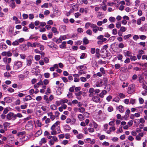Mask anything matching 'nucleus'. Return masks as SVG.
<instances>
[{
    "instance_id": "7ed1b4c3",
    "label": "nucleus",
    "mask_w": 147,
    "mask_h": 147,
    "mask_svg": "<svg viewBox=\"0 0 147 147\" xmlns=\"http://www.w3.org/2000/svg\"><path fill=\"white\" fill-rule=\"evenodd\" d=\"M14 113L10 112L7 115V118L9 120L12 119L13 120H15V119H14Z\"/></svg>"
},
{
    "instance_id": "423d86ee",
    "label": "nucleus",
    "mask_w": 147,
    "mask_h": 147,
    "mask_svg": "<svg viewBox=\"0 0 147 147\" xmlns=\"http://www.w3.org/2000/svg\"><path fill=\"white\" fill-rule=\"evenodd\" d=\"M1 55L3 56H7L8 57H10L12 55V54L9 51H4L2 53Z\"/></svg>"
},
{
    "instance_id": "6e6552de",
    "label": "nucleus",
    "mask_w": 147,
    "mask_h": 147,
    "mask_svg": "<svg viewBox=\"0 0 147 147\" xmlns=\"http://www.w3.org/2000/svg\"><path fill=\"white\" fill-rule=\"evenodd\" d=\"M91 28H92V31L94 33H96L97 32L96 28H97V26L96 24H91Z\"/></svg>"
},
{
    "instance_id": "e2e57ef3",
    "label": "nucleus",
    "mask_w": 147,
    "mask_h": 147,
    "mask_svg": "<svg viewBox=\"0 0 147 147\" xmlns=\"http://www.w3.org/2000/svg\"><path fill=\"white\" fill-rule=\"evenodd\" d=\"M81 90V88L80 87H77L75 88V90L76 92H77L80 91Z\"/></svg>"
},
{
    "instance_id": "2f4dec72",
    "label": "nucleus",
    "mask_w": 147,
    "mask_h": 147,
    "mask_svg": "<svg viewBox=\"0 0 147 147\" xmlns=\"http://www.w3.org/2000/svg\"><path fill=\"white\" fill-rule=\"evenodd\" d=\"M32 45L33 47H39V46L40 45V43L36 42H34L32 44Z\"/></svg>"
},
{
    "instance_id": "72a5a7b5",
    "label": "nucleus",
    "mask_w": 147,
    "mask_h": 147,
    "mask_svg": "<svg viewBox=\"0 0 147 147\" xmlns=\"http://www.w3.org/2000/svg\"><path fill=\"white\" fill-rule=\"evenodd\" d=\"M82 94V92L81 91H80L79 92L76 93L75 95L77 97H78L81 96Z\"/></svg>"
},
{
    "instance_id": "dca6fc26",
    "label": "nucleus",
    "mask_w": 147,
    "mask_h": 147,
    "mask_svg": "<svg viewBox=\"0 0 147 147\" xmlns=\"http://www.w3.org/2000/svg\"><path fill=\"white\" fill-rule=\"evenodd\" d=\"M42 132V131L41 130H39L35 134L36 137H37L41 135Z\"/></svg>"
},
{
    "instance_id": "bf43d9fd",
    "label": "nucleus",
    "mask_w": 147,
    "mask_h": 147,
    "mask_svg": "<svg viewBox=\"0 0 147 147\" xmlns=\"http://www.w3.org/2000/svg\"><path fill=\"white\" fill-rule=\"evenodd\" d=\"M48 7V3H46L44 4L43 5L41 6V7Z\"/></svg>"
},
{
    "instance_id": "f03ea898",
    "label": "nucleus",
    "mask_w": 147,
    "mask_h": 147,
    "mask_svg": "<svg viewBox=\"0 0 147 147\" xmlns=\"http://www.w3.org/2000/svg\"><path fill=\"white\" fill-rule=\"evenodd\" d=\"M135 87V85L134 84H131L129 86L127 92L129 94H131L134 92Z\"/></svg>"
},
{
    "instance_id": "c9c22d12",
    "label": "nucleus",
    "mask_w": 147,
    "mask_h": 147,
    "mask_svg": "<svg viewBox=\"0 0 147 147\" xmlns=\"http://www.w3.org/2000/svg\"><path fill=\"white\" fill-rule=\"evenodd\" d=\"M4 76L5 77L8 78L11 76L9 73L8 72H6L4 74Z\"/></svg>"
},
{
    "instance_id": "4be33fe9",
    "label": "nucleus",
    "mask_w": 147,
    "mask_h": 147,
    "mask_svg": "<svg viewBox=\"0 0 147 147\" xmlns=\"http://www.w3.org/2000/svg\"><path fill=\"white\" fill-rule=\"evenodd\" d=\"M10 124V123H8L7 122H5L3 124V125L4 127L5 128H6L7 127L9 126ZM5 130H7L6 128H5Z\"/></svg>"
},
{
    "instance_id": "6e6d98bb",
    "label": "nucleus",
    "mask_w": 147,
    "mask_h": 147,
    "mask_svg": "<svg viewBox=\"0 0 147 147\" xmlns=\"http://www.w3.org/2000/svg\"><path fill=\"white\" fill-rule=\"evenodd\" d=\"M121 26V23L120 22H118L116 24V27L118 28H119Z\"/></svg>"
},
{
    "instance_id": "8fccbe9b",
    "label": "nucleus",
    "mask_w": 147,
    "mask_h": 147,
    "mask_svg": "<svg viewBox=\"0 0 147 147\" xmlns=\"http://www.w3.org/2000/svg\"><path fill=\"white\" fill-rule=\"evenodd\" d=\"M120 30L122 32H124L126 31V28L125 27L122 26L121 27Z\"/></svg>"
},
{
    "instance_id": "1a4fd4ad",
    "label": "nucleus",
    "mask_w": 147,
    "mask_h": 147,
    "mask_svg": "<svg viewBox=\"0 0 147 147\" xmlns=\"http://www.w3.org/2000/svg\"><path fill=\"white\" fill-rule=\"evenodd\" d=\"M92 100L96 102H100V98L99 97L95 96L92 97Z\"/></svg>"
},
{
    "instance_id": "f257e3e1",
    "label": "nucleus",
    "mask_w": 147,
    "mask_h": 147,
    "mask_svg": "<svg viewBox=\"0 0 147 147\" xmlns=\"http://www.w3.org/2000/svg\"><path fill=\"white\" fill-rule=\"evenodd\" d=\"M22 65V63L20 61L16 62L13 66V68L15 70H17L21 67Z\"/></svg>"
},
{
    "instance_id": "0e129e2a",
    "label": "nucleus",
    "mask_w": 147,
    "mask_h": 147,
    "mask_svg": "<svg viewBox=\"0 0 147 147\" xmlns=\"http://www.w3.org/2000/svg\"><path fill=\"white\" fill-rule=\"evenodd\" d=\"M117 58L118 60H121L123 58V56L119 54L117 56Z\"/></svg>"
},
{
    "instance_id": "4468645a",
    "label": "nucleus",
    "mask_w": 147,
    "mask_h": 147,
    "mask_svg": "<svg viewBox=\"0 0 147 147\" xmlns=\"http://www.w3.org/2000/svg\"><path fill=\"white\" fill-rule=\"evenodd\" d=\"M107 93L106 90H103L99 94V96L101 98H103L105 95Z\"/></svg>"
},
{
    "instance_id": "cd10ccee",
    "label": "nucleus",
    "mask_w": 147,
    "mask_h": 147,
    "mask_svg": "<svg viewBox=\"0 0 147 147\" xmlns=\"http://www.w3.org/2000/svg\"><path fill=\"white\" fill-rule=\"evenodd\" d=\"M50 108L51 109L53 110H56L57 109V107L55 105H51Z\"/></svg>"
},
{
    "instance_id": "a878e982",
    "label": "nucleus",
    "mask_w": 147,
    "mask_h": 147,
    "mask_svg": "<svg viewBox=\"0 0 147 147\" xmlns=\"http://www.w3.org/2000/svg\"><path fill=\"white\" fill-rule=\"evenodd\" d=\"M46 142L45 138H43L41 139L40 141V142L39 143L40 144H42V143L45 144L46 143Z\"/></svg>"
},
{
    "instance_id": "6ab92c4d",
    "label": "nucleus",
    "mask_w": 147,
    "mask_h": 147,
    "mask_svg": "<svg viewBox=\"0 0 147 147\" xmlns=\"http://www.w3.org/2000/svg\"><path fill=\"white\" fill-rule=\"evenodd\" d=\"M117 108L119 110V111L121 113H123L124 111L123 107L122 106L120 105L117 107Z\"/></svg>"
},
{
    "instance_id": "4d7b16f0",
    "label": "nucleus",
    "mask_w": 147,
    "mask_h": 147,
    "mask_svg": "<svg viewBox=\"0 0 147 147\" xmlns=\"http://www.w3.org/2000/svg\"><path fill=\"white\" fill-rule=\"evenodd\" d=\"M123 84L122 85V87L123 88L127 87L128 85V83H125L124 82L123 83Z\"/></svg>"
},
{
    "instance_id": "473e14b6",
    "label": "nucleus",
    "mask_w": 147,
    "mask_h": 147,
    "mask_svg": "<svg viewBox=\"0 0 147 147\" xmlns=\"http://www.w3.org/2000/svg\"><path fill=\"white\" fill-rule=\"evenodd\" d=\"M78 110L81 113H84L85 111V109L84 108L81 107L79 108Z\"/></svg>"
},
{
    "instance_id": "5701e85b",
    "label": "nucleus",
    "mask_w": 147,
    "mask_h": 147,
    "mask_svg": "<svg viewBox=\"0 0 147 147\" xmlns=\"http://www.w3.org/2000/svg\"><path fill=\"white\" fill-rule=\"evenodd\" d=\"M52 31L55 34H58L59 32L57 31V28L55 27H53L51 29Z\"/></svg>"
},
{
    "instance_id": "7c9ffc66",
    "label": "nucleus",
    "mask_w": 147,
    "mask_h": 147,
    "mask_svg": "<svg viewBox=\"0 0 147 147\" xmlns=\"http://www.w3.org/2000/svg\"><path fill=\"white\" fill-rule=\"evenodd\" d=\"M83 42L86 45L89 43V41L86 37H84L83 39Z\"/></svg>"
},
{
    "instance_id": "f8f14e48",
    "label": "nucleus",
    "mask_w": 147,
    "mask_h": 147,
    "mask_svg": "<svg viewBox=\"0 0 147 147\" xmlns=\"http://www.w3.org/2000/svg\"><path fill=\"white\" fill-rule=\"evenodd\" d=\"M139 53L137 55V57L138 59H140L142 54L144 53V51L142 50H141L139 52Z\"/></svg>"
},
{
    "instance_id": "0eeeda50",
    "label": "nucleus",
    "mask_w": 147,
    "mask_h": 147,
    "mask_svg": "<svg viewBox=\"0 0 147 147\" xmlns=\"http://www.w3.org/2000/svg\"><path fill=\"white\" fill-rule=\"evenodd\" d=\"M28 57L30 58V59H27V65L28 66L31 65L32 63V61L33 58V57L31 55H30Z\"/></svg>"
},
{
    "instance_id": "c85d7f7f",
    "label": "nucleus",
    "mask_w": 147,
    "mask_h": 147,
    "mask_svg": "<svg viewBox=\"0 0 147 147\" xmlns=\"http://www.w3.org/2000/svg\"><path fill=\"white\" fill-rule=\"evenodd\" d=\"M91 24L90 22H87L86 23L85 26V28L86 29L88 28L89 26H90V27H91Z\"/></svg>"
},
{
    "instance_id": "603ef678",
    "label": "nucleus",
    "mask_w": 147,
    "mask_h": 147,
    "mask_svg": "<svg viewBox=\"0 0 147 147\" xmlns=\"http://www.w3.org/2000/svg\"><path fill=\"white\" fill-rule=\"evenodd\" d=\"M94 89L93 88H91L89 89L88 92L89 93H94Z\"/></svg>"
},
{
    "instance_id": "f3484780",
    "label": "nucleus",
    "mask_w": 147,
    "mask_h": 147,
    "mask_svg": "<svg viewBox=\"0 0 147 147\" xmlns=\"http://www.w3.org/2000/svg\"><path fill=\"white\" fill-rule=\"evenodd\" d=\"M66 42L65 41L63 42L62 44L59 46L60 47L61 49H64L66 48Z\"/></svg>"
},
{
    "instance_id": "a19ab883",
    "label": "nucleus",
    "mask_w": 147,
    "mask_h": 147,
    "mask_svg": "<svg viewBox=\"0 0 147 147\" xmlns=\"http://www.w3.org/2000/svg\"><path fill=\"white\" fill-rule=\"evenodd\" d=\"M118 47L120 48L123 49L125 47V46L123 43H120L118 45Z\"/></svg>"
},
{
    "instance_id": "69168bd1",
    "label": "nucleus",
    "mask_w": 147,
    "mask_h": 147,
    "mask_svg": "<svg viewBox=\"0 0 147 147\" xmlns=\"http://www.w3.org/2000/svg\"><path fill=\"white\" fill-rule=\"evenodd\" d=\"M34 16L32 13L30 14L29 15V18L31 20L34 18Z\"/></svg>"
},
{
    "instance_id": "20e7f679",
    "label": "nucleus",
    "mask_w": 147,
    "mask_h": 147,
    "mask_svg": "<svg viewBox=\"0 0 147 147\" xmlns=\"http://www.w3.org/2000/svg\"><path fill=\"white\" fill-rule=\"evenodd\" d=\"M57 141V138L55 136H53L52 139H51L49 142V143L51 145H53L54 144L55 142Z\"/></svg>"
},
{
    "instance_id": "37998d69",
    "label": "nucleus",
    "mask_w": 147,
    "mask_h": 147,
    "mask_svg": "<svg viewBox=\"0 0 147 147\" xmlns=\"http://www.w3.org/2000/svg\"><path fill=\"white\" fill-rule=\"evenodd\" d=\"M68 101V100L67 99H62L60 100V102L61 103H67Z\"/></svg>"
},
{
    "instance_id": "ddd939ff",
    "label": "nucleus",
    "mask_w": 147,
    "mask_h": 147,
    "mask_svg": "<svg viewBox=\"0 0 147 147\" xmlns=\"http://www.w3.org/2000/svg\"><path fill=\"white\" fill-rule=\"evenodd\" d=\"M86 69V67L84 65L79 66L77 67V69H80V70H85Z\"/></svg>"
},
{
    "instance_id": "a18cd8bd",
    "label": "nucleus",
    "mask_w": 147,
    "mask_h": 147,
    "mask_svg": "<svg viewBox=\"0 0 147 147\" xmlns=\"http://www.w3.org/2000/svg\"><path fill=\"white\" fill-rule=\"evenodd\" d=\"M130 59L131 61H135L137 59L136 57L134 56H131Z\"/></svg>"
},
{
    "instance_id": "bb28decb",
    "label": "nucleus",
    "mask_w": 147,
    "mask_h": 147,
    "mask_svg": "<svg viewBox=\"0 0 147 147\" xmlns=\"http://www.w3.org/2000/svg\"><path fill=\"white\" fill-rule=\"evenodd\" d=\"M22 116V115L20 113H18L16 115L14 114V119L15 120L16 119V117H21Z\"/></svg>"
},
{
    "instance_id": "13d9d810",
    "label": "nucleus",
    "mask_w": 147,
    "mask_h": 147,
    "mask_svg": "<svg viewBox=\"0 0 147 147\" xmlns=\"http://www.w3.org/2000/svg\"><path fill=\"white\" fill-rule=\"evenodd\" d=\"M135 101L136 100L135 99L131 98L130 100V103L132 104H134L135 103Z\"/></svg>"
},
{
    "instance_id": "2eb2a0df",
    "label": "nucleus",
    "mask_w": 147,
    "mask_h": 147,
    "mask_svg": "<svg viewBox=\"0 0 147 147\" xmlns=\"http://www.w3.org/2000/svg\"><path fill=\"white\" fill-rule=\"evenodd\" d=\"M32 99L31 96L30 95H28L26 96L25 98L23 99L24 101H27L28 100H30Z\"/></svg>"
},
{
    "instance_id": "a211bd4d",
    "label": "nucleus",
    "mask_w": 147,
    "mask_h": 147,
    "mask_svg": "<svg viewBox=\"0 0 147 147\" xmlns=\"http://www.w3.org/2000/svg\"><path fill=\"white\" fill-rule=\"evenodd\" d=\"M78 118L80 121L83 120L84 119V117L83 115L80 114L78 115Z\"/></svg>"
},
{
    "instance_id": "412c9836",
    "label": "nucleus",
    "mask_w": 147,
    "mask_h": 147,
    "mask_svg": "<svg viewBox=\"0 0 147 147\" xmlns=\"http://www.w3.org/2000/svg\"><path fill=\"white\" fill-rule=\"evenodd\" d=\"M130 111L129 109H127L125 112V117L126 118L128 117L129 116Z\"/></svg>"
},
{
    "instance_id": "79ce46f5",
    "label": "nucleus",
    "mask_w": 147,
    "mask_h": 147,
    "mask_svg": "<svg viewBox=\"0 0 147 147\" xmlns=\"http://www.w3.org/2000/svg\"><path fill=\"white\" fill-rule=\"evenodd\" d=\"M112 34L113 35H116L117 34V30L116 29L114 28L112 30Z\"/></svg>"
},
{
    "instance_id": "de8ad7c7",
    "label": "nucleus",
    "mask_w": 147,
    "mask_h": 147,
    "mask_svg": "<svg viewBox=\"0 0 147 147\" xmlns=\"http://www.w3.org/2000/svg\"><path fill=\"white\" fill-rule=\"evenodd\" d=\"M49 59L47 57H45L44 59V61L45 63H47L49 62Z\"/></svg>"
},
{
    "instance_id": "39448f33",
    "label": "nucleus",
    "mask_w": 147,
    "mask_h": 147,
    "mask_svg": "<svg viewBox=\"0 0 147 147\" xmlns=\"http://www.w3.org/2000/svg\"><path fill=\"white\" fill-rule=\"evenodd\" d=\"M33 127V125L30 121H29L28 124L26 126V129L28 130L32 129Z\"/></svg>"
},
{
    "instance_id": "e433bc0d",
    "label": "nucleus",
    "mask_w": 147,
    "mask_h": 147,
    "mask_svg": "<svg viewBox=\"0 0 147 147\" xmlns=\"http://www.w3.org/2000/svg\"><path fill=\"white\" fill-rule=\"evenodd\" d=\"M12 8L13 9L16 7V5L15 2H12L10 5Z\"/></svg>"
},
{
    "instance_id": "9d476101",
    "label": "nucleus",
    "mask_w": 147,
    "mask_h": 147,
    "mask_svg": "<svg viewBox=\"0 0 147 147\" xmlns=\"http://www.w3.org/2000/svg\"><path fill=\"white\" fill-rule=\"evenodd\" d=\"M73 76L75 77L74 82H78L80 80V78H79V75L78 74H75L73 75Z\"/></svg>"
},
{
    "instance_id": "c03bdc74",
    "label": "nucleus",
    "mask_w": 147,
    "mask_h": 147,
    "mask_svg": "<svg viewBox=\"0 0 147 147\" xmlns=\"http://www.w3.org/2000/svg\"><path fill=\"white\" fill-rule=\"evenodd\" d=\"M29 27L30 28H31L32 29H33L34 27V26L33 24V23L31 22L30 24H29Z\"/></svg>"
},
{
    "instance_id": "4c0bfd02",
    "label": "nucleus",
    "mask_w": 147,
    "mask_h": 147,
    "mask_svg": "<svg viewBox=\"0 0 147 147\" xmlns=\"http://www.w3.org/2000/svg\"><path fill=\"white\" fill-rule=\"evenodd\" d=\"M83 136L82 134H80L76 136L77 138L78 139H81L83 137Z\"/></svg>"
},
{
    "instance_id": "49530a36",
    "label": "nucleus",
    "mask_w": 147,
    "mask_h": 147,
    "mask_svg": "<svg viewBox=\"0 0 147 147\" xmlns=\"http://www.w3.org/2000/svg\"><path fill=\"white\" fill-rule=\"evenodd\" d=\"M131 36V34H129L126 35L124 36L123 38L125 40H126L129 38Z\"/></svg>"
},
{
    "instance_id": "052dcab7",
    "label": "nucleus",
    "mask_w": 147,
    "mask_h": 147,
    "mask_svg": "<svg viewBox=\"0 0 147 147\" xmlns=\"http://www.w3.org/2000/svg\"><path fill=\"white\" fill-rule=\"evenodd\" d=\"M44 76L45 78H48L49 77L50 74L48 73H45L44 74Z\"/></svg>"
},
{
    "instance_id": "b1692460",
    "label": "nucleus",
    "mask_w": 147,
    "mask_h": 147,
    "mask_svg": "<svg viewBox=\"0 0 147 147\" xmlns=\"http://www.w3.org/2000/svg\"><path fill=\"white\" fill-rule=\"evenodd\" d=\"M21 49L24 51H25L27 49L26 48V45H21L20 47Z\"/></svg>"
},
{
    "instance_id": "3c124183",
    "label": "nucleus",
    "mask_w": 147,
    "mask_h": 147,
    "mask_svg": "<svg viewBox=\"0 0 147 147\" xmlns=\"http://www.w3.org/2000/svg\"><path fill=\"white\" fill-rule=\"evenodd\" d=\"M115 66V69H119L121 67L120 65L119 64H116Z\"/></svg>"
},
{
    "instance_id": "393cba45",
    "label": "nucleus",
    "mask_w": 147,
    "mask_h": 147,
    "mask_svg": "<svg viewBox=\"0 0 147 147\" xmlns=\"http://www.w3.org/2000/svg\"><path fill=\"white\" fill-rule=\"evenodd\" d=\"M44 99L45 100V102L47 103H49L50 102V100H49L48 98V96L46 95H44Z\"/></svg>"
},
{
    "instance_id": "864d4df0",
    "label": "nucleus",
    "mask_w": 147,
    "mask_h": 147,
    "mask_svg": "<svg viewBox=\"0 0 147 147\" xmlns=\"http://www.w3.org/2000/svg\"><path fill=\"white\" fill-rule=\"evenodd\" d=\"M139 103L140 104H143L144 102V99L142 98H140L139 99Z\"/></svg>"
},
{
    "instance_id": "c756f323",
    "label": "nucleus",
    "mask_w": 147,
    "mask_h": 147,
    "mask_svg": "<svg viewBox=\"0 0 147 147\" xmlns=\"http://www.w3.org/2000/svg\"><path fill=\"white\" fill-rule=\"evenodd\" d=\"M86 72L84 71V70H80L78 73V74L79 75L82 74H86Z\"/></svg>"
},
{
    "instance_id": "5fc2aeb1",
    "label": "nucleus",
    "mask_w": 147,
    "mask_h": 147,
    "mask_svg": "<svg viewBox=\"0 0 147 147\" xmlns=\"http://www.w3.org/2000/svg\"><path fill=\"white\" fill-rule=\"evenodd\" d=\"M52 131L51 132V134L52 135H55L57 134V132L56 130H52Z\"/></svg>"
},
{
    "instance_id": "774afa93",
    "label": "nucleus",
    "mask_w": 147,
    "mask_h": 147,
    "mask_svg": "<svg viewBox=\"0 0 147 147\" xmlns=\"http://www.w3.org/2000/svg\"><path fill=\"white\" fill-rule=\"evenodd\" d=\"M105 136L104 135H101L99 136V139L100 140H102L105 138Z\"/></svg>"
},
{
    "instance_id": "338daca9",
    "label": "nucleus",
    "mask_w": 147,
    "mask_h": 147,
    "mask_svg": "<svg viewBox=\"0 0 147 147\" xmlns=\"http://www.w3.org/2000/svg\"><path fill=\"white\" fill-rule=\"evenodd\" d=\"M139 38V36L138 35H135L133 37V38L135 40H137V39H138Z\"/></svg>"
},
{
    "instance_id": "f704fd0d",
    "label": "nucleus",
    "mask_w": 147,
    "mask_h": 147,
    "mask_svg": "<svg viewBox=\"0 0 147 147\" xmlns=\"http://www.w3.org/2000/svg\"><path fill=\"white\" fill-rule=\"evenodd\" d=\"M75 86H72V87L70 88H69V91L71 92H73L74 91L75 88Z\"/></svg>"
},
{
    "instance_id": "09e8293b",
    "label": "nucleus",
    "mask_w": 147,
    "mask_h": 147,
    "mask_svg": "<svg viewBox=\"0 0 147 147\" xmlns=\"http://www.w3.org/2000/svg\"><path fill=\"white\" fill-rule=\"evenodd\" d=\"M36 61H38L40 59V56L39 55H36L34 57Z\"/></svg>"
},
{
    "instance_id": "680f3d73",
    "label": "nucleus",
    "mask_w": 147,
    "mask_h": 147,
    "mask_svg": "<svg viewBox=\"0 0 147 147\" xmlns=\"http://www.w3.org/2000/svg\"><path fill=\"white\" fill-rule=\"evenodd\" d=\"M122 132H123V130L122 129V126H121V127H119V129L117 131L116 133L117 134H118L119 132L121 133Z\"/></svg>"
},
{
    "instance_id": "aec40b11",
    "label": "nucleus",
    "mask_w": 147,
    "mask_h": 147,
    "mask_svg": "<svg viewBox=\"0 0 147 147\" xmlns=\"http://www.w3.org/2000/svg\"><path fill=\"white\" fill-rule=\"evenodd\" d=\"M124 54L125 56H127L128 57H130L131 56V52L129 51H127L124 52Z\"/></svg>"
},
{
    "instance_id": "ea45409f",
    "label": "nucleus",
    "mask_w": 147,
    "mask_h": 147,
    "mask_svg": "<svg viewBox=\"0 0 147 147\" xmlns=\"http://www.w3.org/2000/svg\"><path fill=\"white\" fill-rule=\"evenodd\" d=\"M86 33L89 35H92V32L90 29H88L86 31Z\"/></svg>"
},
{
    "instance_id": "58836bf2",
    "label": "nucleus",
    "mask_w": 147,
    "mask_h": 147,
    "mask_svg": "<svg viewBox=\"0 0 147 147\" xmlns=\"http://www.w3.org/2000/svg\"><path fill=\"white\" fill-rule=\"evenodd\" d=\"M109 20L111 22H115V19L114 17H111L109 18Z\"/></svg>"
},
{
    "instance_id": "9b49d317",
    "label": "nucleus",
    "mask_w": 147,
    "mask_h": 147,
    "mask_svg": "<svg viewBox=\"0 0 147 147\" xmlns=\"http://www.w3.org/2000/svg\"><path fill=\"white\" fill-rule=\"evenodd\" d=\"M4 100L6 103H10L12 102V99L11 98L9 97H7L5 98L4 99Z\"/></svg>"
}]
</instances>
